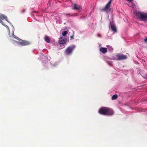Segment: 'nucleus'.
I'll list each match as a JSON object with an SVG mask.
<instances>
[{
  "mask_svg": "<svg viewBox=\"0 0 147 147\" xmlns=\"http://www.w3.org/2000/svg\"><path fill=\"white\" fill-rule=\"evenodd\" d=\"M99 113L100 114L107 115H111L114 113L112 109L107 107L101 108L99 110Z\"/></svg>",
  "mask_w": 147,
  "mask_h": 147,
  "instance_id": "obj_1",
  "label": "nucleus"
},
{
  "mask_svg": "<svg viewBox=\"0 0 147 147\" xmlns=\"http://www.w3.org/2000/svg\"><path fill=\"white\" fill-rule=\"evenodd\" d=\"M138 18L142 21H146L147 20V13L144 12H138L136 13Z\"/></svg>",
  "mask_w": 147,
  "mask_h": 147,
  "instance_id": "obj_2",
  "label": "nucleus"
},
{
  "mask_svg": "<svg viewBox=\"0 0 147 147\" xmlns=\"http://www.w3.org/2000/svg\"><path fill=\"white\" fill-rule=\"evenodd\" d=\"M4 19H5L7 22H9L7 19V17L5 16L3 14H0V23H1L3 25L5 26L7 28L8 31L9 32V29L8 27L7 26L4 24L1 20H3Z\"/></svg>",
  "mask_w": 147,
  "mask_h": 147,
  "instance_id": "obj_3",
  "label": "nucleus"
},
{
  "mask_svg": "<svg viewBox=\"0 0 147 147\" xmlns=\"http://www.w3.org/2000/svg\"><path fill=\"white\" fill-rule=\"evenodd\" d=\"M75 47L74 46H72L67 48L65 51V55H69L71 54Z\"/></svg>",
  "mask_w": 147,
  "mask_h": 147,
  "instance_id": "obj_4",
  "label": "nucleus"
},
{
  "mask_svg": "<svg viewBox=\"0 0 147 147\" xmlns=\"http://www.w3.org/2000/svg\"><path fill=\"white\" fill-rule=\"evenodd\" d=\"M16 43L17 44L22 46H24L26 45H29L30 42L26 41H24L22 40H21L20 41H16Z\"/></svg>",
  "mask_w": 147,
  "mask_h": 147,
  "instance_id": "obj_5",
  "label": "nucleus"
},
{
  "mask_svg": "<svg viewBox=\"0 0 147 147\" xmlns=\"http://www.w3.org/2000/svg\"><path fill=\"white\" fill-rule=\"evenodd\" d=\"M115 56L117 57V60H119L125 59L127 58L126 56L120 54H116Z\"/></svg>",
  "mask_w": 147,
  "mask_h": 147,
  "instance_id": "obj_6",
  "label": "nucleus"
},
{
  "mask_svg": "<svg viewBox=\"0 0 147 147\" xmlns=\"http://www.w3.org/2000/svg\"><path fill=\"white\" fill-rule=\"evenodd\" d=\"M111 3V0L108 2L103 10H105L106 12L110 11H111L110 7Z\"/></svg>",
  "mask_w": 147,
  "mask_h": 147,
  "instance_id": "obj_7",
  "label": "nucleus"
},
{
  "mask_svg": "<svg viewBox=\"0 0 147 147\" xmlns=\"http://www.w3.org/2000/svg\"><path fill=\"white\" fill-rule=\"evenodd\" d=\"M59 39V42L60 44H65L66 42V39L61 37Z\"/></svg>",
  "mask_w": 147,
  "mask_h": 147,
  "instance_id": "obj_8",
  "label": "nucleus"
},
{
  "mask_svg": "<svg viewBox=\"0 0 147 147\" xmlns=\"http://www.w3.org/2000/svg\"><path fill=\"white\" fill-rule=\"evenodd\" d=\"M110 27L113 31L115 32L117 31L116 28L114 23H110Z\"/></svg>",
  "mask_w": 147,
  "mask_h": 147,
  "instance_id": "obj_9",
  "label": "nucleus"
},
{
  "mask_svg": "<svg viewBox=\"0 0 147 147\" xmlns=\"http://www.w3.org/2000/svg\"><path fill=\"white\" fill-rule=\"evenodd\" d=\"M72 8L75 10H79L81 8V7L76 4H74L72 5Z\"/></svg>",
  "mask_w": 147,
  "mask_h": 147,
  "instance_id": "obj_10",
  "label": "nucleus"
},
{
  "mask_svg": "<svg viewBox=\"0 0 147 147\" xmlns=\"http://www.w3.org/2000/svg\"><path fill=\"white\" fill-rule=\"evenodd\" d=\"M100 51L102 53L104 54L106 53L107 51V49L106 48L101 47L100 49Z\"/></svg>",
  "mask_w": 147,
  "mask_h": 147,
  "instance_id": "obj_11",
  "label": "nucleus"
},
{
  "mask_svg": "<svg viewBox=\"0 0 147 147\" xmlns=\"http://www.w3.org/2000/svg\"><path fill=\"white\" fill-rule=\"evenodd\" d=\"M107 47L109 50L110 51H113V49L111 46L108 45L107 46Z\"/></svg>",
  "mask_w": 147,
  "mask_h": 147,
  "instance_id": "obj_12",
  "label": "nucleus"
},
{
  "mask_svg": "<svg viewBox=\"0 0 147 147\" xmlns=\"http://www.w3.org/2000/svg\"><path fill=\"white\" fill-rule=\"evenodd\" d=\"M45 40L47 43L50 42V39L47 36H45Z\"/></svg>",
  "mask_w": 147,
  "mask_h": 147,
  "instance_id": "obj_13",
  "label": "nucleus"
},
{
  "mask_svg": "<svg viewBox=\"0 0 147 147\" xmlns=\"http://www.w3.org/2000/svg\"><path fill=\"white\" fill-rule=\"evenodd\" d=\"M67 33V31H64L62 32V36L64 37H65L66 36Z\"/></svg>",
  "mask_w": 147,
  "mask_h": 147,
  "instance_id": "obj_14",
  "label": "nucleus"
},
{
  "mask_svg": "<svg viewBox=\"0 0 147 147\" xmlns=\"http://www.w3.org/2000/svg\"><path fill=\"white\" fill-rule=\"evenodd\" d=\"M115 55H116V54L113 55V56H112V57L110 59L115 60H117V57H116Z\"/></svg>",
  "mask_w": 147,
  "mask_h": 147,
  "instance_id": "obj_15",
  "label": "nucleus"
},
{
  "mask_svg": "<svg viewBox=\"0 0 147 147\" xmlns=\"http://www.w3.org/2000/svg\"><path fill=\"white\" fill-rule=\"evenodd\" d=\"M117 97V95L116 94L114 95L112 97V99L113 100H115Z\"/></svg>",
  "mask_w": 147,
  "mask_h": 147,
  "instance_id": "obj_16",
  "label": "nucleus"
},
{
  "mask_svg": "<svg viewBox=\"0 0 147 147\" xmlns=\"http://www.w3.org/2000/svg\"><path fill=\"white\" fill-rule=\"evenodd\" d=\"M106 62L108 63V64L110 65H111L112 64V63L110 61L106 60Z\"/></svg>",
  "mask_w": 147,
  "mask_h": 147,
  "instance_id": "obj_17",
  "label": "nucleus"
},
{
  "mask_svg": "<svg viewBox=\"0 0 147 147\" xmlns=\"http://www.w3.org/2000/svg\"><path fill=\"white\" fill-rule=\"evenodd\" d=\"M13 34H14V32L13 31V37L15 38L16 39L18 40H19V38L17 37H16L15 35H14Z\"/></svg>",
  "mask_w": 147,
  "mask_h": 147,
  "instance_id": "obj_18",
  "label": "nucleus"
},
{
  "mask_svg": "<svg viewBox=\"0 0 147 147\" xmlns=\"http://www.w3.org/2000/svg\"><path fill=\"white\" fill-rule=\"evenodd\" d=\"M144 41L145 42H147V38H146L144 39Z\"/></svg>",
  "mask_w": 147,
  "mask_h": 147,
  "instance_id": "obj_19",
  "label": "nucleus"
},
{
  "mask_svg": "<svg viewBox=\"0 0 147 147\" xmlns=\"http://www.w3.org/2000/svg\"><path fill=\"white\" fill-rule=\"evenodd\" d=\"M97 36H98V37H100V36H101L100 35V34H97Z\"/></svg>",
  "mask_w": 147,
  "mask_h": 147,
  "instance_id": "obj_20",
  "label": "nucleus"
},
{
  "mask_svg": "<svg viewBox=\"0 0 147 147\" xmlns=\"http://www.w3.org/2000/svg\"><path fill=\"white\" fill-rule=\"evenodd\" d=\"M128 1L130 2H131L133 0H127Z\"/></svg>",
  "mask_w": 147,
  "mask_h": 147,
  "instance_id": "obj_21",
  "label": "nucleus"
},
{
  "mask_svg": "<svg viewBox=\"0 0 147 147\" xmlns=\"http://www.w3.org/2000/svg\"><path fill=\"white\" fill-rule=\"evenodd\" d=\"M70 37H71V38H73L74 36H71Z\"/></svg>",
  "mask_w": 147,
  "mask_h": 147,
  "instance_id": "obj_22",
  "label": "nucleus"
},
{
  "mask_svg": "<svg viewBox=\"0 0 147 147\" xmlns=\"http://www.w3.org/2000/svg\"><path fill=\"white\" fill-rule=\"evenodd\" d=\"M11 25H12V24H11ZM12 26L13 29L14 30V28L13 26Z\"/></svg>",
  "mask_w": 147,
  "mask_h": 147,
  "instance_id": "obj_23",
  "label": "nucleus"
},
{
  "mask_svg": "<svg viewBox=\"0 0 147 147\" xmlns=\"http://www.w3.org/2000/svg\"><path fill=\"white\" fill-rule=\"evenodd\" d=\"M24 11H25L24 10L22 12H24Z\"/></svg>",
  "mask_w": 147,
  "mask_h": 147,
  "instance_id": "obj_24",
  "label": "nucleus"
}]
</instances>
